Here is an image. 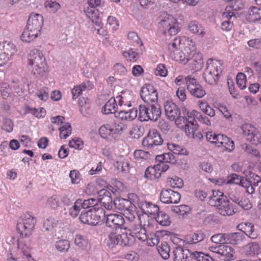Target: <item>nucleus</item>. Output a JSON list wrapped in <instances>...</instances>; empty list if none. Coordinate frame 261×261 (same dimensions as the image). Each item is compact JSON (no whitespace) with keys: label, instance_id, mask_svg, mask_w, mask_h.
Segmentation results:
<instances>
[{"label":"nucleus","instance_id":"obj_1","mask_svg":"<svg viewBox=\"0 0 261 261\" xmlns=\"http://www.w3.org/2000/svg\"><path fill=\"white\" fill-rule=\"evenodd\" d=\"M159 23L160 30L166 40L170 39L172 36L176 35L180 30L177 19L166 13L161 14Z\"/></svg>","mask_w":261,"mask_h":261},{"label":"nucleus","instance_id":"obj_2","mask_svg":"<svg viewBox=\"0 0 261 261\" xmlns=\"http://www.w3.org/2000/svg\"><path fill=\"white\" fill-rule=\"evenodd\" d=\"M30 69L35 75H42L46 70L45 58L41 51L33 49L28 56Z\"/></svg>","mask_w":261,"mask_h":261},{"label":"nucleus","instance_id":"obj_3","mask_svg":"<svg viewBox=\"0 0 261 261\" xmlns=\"http://www.w3.org/2000/svg\"><path fill=\"white\" fill-rule=\"evenodd\" d=\"M206 64L203 77L207 84L211 85H216L222 71V62L220 60L210 59Z\"/></svg>","mask_w":261,"mask_h":261},{"label":"nucleus","instance_id":"obj_4","mask_svg":"<svg viewBox=\"0 0 261 261\" xmlns=\"http://www.w3.org/2000/svg\"><path fill=\"white\" fill-rule=\"evenodd\" d=\"M106 217V212L102 207H92L88 211H83L80 216V221L85 224L96 225L102 222Z\"/></svg>","mask_w":261,"mask_h":261},{"label":"nucleus","instance_id":"obj_5","mask_svg":"<svg viewBox=\"0 0 261 261\" xmlns=\"http://www.w3.org/2000/svg\"><path fill=\"white\" fill-rule=\"evenodd\" d=\"M36 220L29 213L24 214L19 220L17 229L22 238L30 236L33 231Z\"/></svg>","mask_w":261,"mask_h":261},{"label":"nucleus","instance_id":"obj_6","mask_svg":"<svg viewBox=\"0 0 261 261\" xmlns=\"http://www.w3.org/2000/svg\"><path fill=\"white\" fill-rule=\"evenodd\" d=\"M181 45H184L183 49H188L189 53L193 55L195 63H193V69L198 70L201 68L203 65L202 56L196 50L195 43L190 38L181 37Z\"/></svg>","mask_w":261,"mask_h":261},{"label":"nucleus","instance_id":"obj_7","mask_svg":"<svg viewBox=\"0 0 261 261\" xmlns=\"http://www.w3.org/2000/svg\"><path fill=\"white\" fill-rule=\"evenodd\" d=\"M138 118L141 121H146L149 120L155 121L160 117L161 112L159 106L152 105L148 107L140 105Z\"/></svg>","mask_w":261,"mask_h":261},{"label":"nucleus","instance_id":"obj_8","mask_svg":"<svg viewBox=\"0 0 261 261\" xmlns=\"http://www.w3.org/2000/svg\"><path fill=\"white\" fill-rule=\"evenodd\" d=\"M241 128L246 139L251 144L256 145L261 143V134L254 126L249 123H245L242 125Z\"/></svg>","mask_w":261,"mask_h":261},{"label":"nucleus","instance_id":"obj_9","mask_svg":"<svg viewBox=\"0 0 261 261\" xmlns=\"http://www.w3.org/2000/svg\"><path fill=\"white\" fill-rule=\"evenodd\" d=\"M187 89L194 97L200 98L203 97L206 92L203 88L197 82V81L191 76H187L185 78Z\"/></svg>","mask_w":261,"mask_h":261},{"label":"nucleus","instance_id":"obj_10","mask_svg":"<svg viewBox=\"0 0 261 261\" xmlns=\"http://www.w3.org/2000/svg\"><path fill=\"white\" fill-rule=\"evenodd\" d=\"M163 140L155 129L150 130L147 137L143 139L142 144L144 147L150 149L162 144Z\"/></svg>","mask_w":261,"mask_h":261},{"label":"nucleus","instance_id":"obj_11","mask_svg":"<svg viewBox=\"0 0 261 261\" xmlns=\"http://www.w3.org/2000/svg\"><path fill=\"white\" fill-rule=\"evenodd\" d=\"M106 223L107 226L110 227L121 228L126 229L128 228V225H126V223L123 215L121 214H106Z\"/></svg>","mask_w":261,"mask_h":261},{"label":"nucleus","instance_id":"obj_12","mask_svg":"<svg viewBox=\"0 0 261 261\" xmlns=\"http://www.w3.org/2000/svg\"><path fill=\"white\" fill-rule=\"evenodd\" d=\"M140 96L142 99L146 103L154 102L158 100L157 91L150 84H145L142 87Z\"/></svg>","mask_w":261,"mask_h":261},{"label":"nucleus","instance_id":"obj_13","mask_svg":"<svg viewBox=\"0 0 261 261\" xmlns=\"http://www.w3.org/2000/svg\"><path fill=\"white\" fill-rule=\"evenodd\" d=\"M156 161L160 162L156 164V167L159 168V170L161 173L166 172L169 168L167 163L174 164L176 162V159L174 155L171 152L164 153L161 155H158L155 157Z\"/></svg>","mask_w":261,"mask_h":261},{"label":"nucleus","instance_id":"obj_14","mask_svg":"<svg viewBox=\"0 0 261 261\" xmlns=\"http://www.w3.org/2000/svg\"><path fill=\"white\" fill-rule=\"evenodd\" d=\"M193 55L189 53L188 49H182L181 50L177 51L176 53L172 52L171 54V58L174 61L182 64H186L188 62L192 65V69H193L194 64L195 63L194 58L192 57Z\"/></svg>","mask_w":261,"mask_h":261},{"label":"nucleus","instance_id":"obj_15","mask_svg":"<svg viewBox=\"0 0 261 261\" xmlns=\"http://www.w3.org/2000/svg\"><path fill=\"white\" fill-rule=\"evenodd\" d=\"M180 199V194L171 189H163L160 193V200L164 203H177Z\"/></svg>","mask_w":261,"mask_h":261},{"label":"nucleus","instance_id":"obj_16","mask_svg":"<svg viewBox=\"0 0 261 261\" xmlns=\"http://www.w3.org/2000/svg\"><path fill=\"white\" fill-rule=\"evenodd\" d=\"M43 24V18L39 14L32 13L28 20L27 27L33 30V33L39 34Z\"/></svg>","mask_w":261,"mask_h":261},{"label":"nucleus","instance_id":"obj_17","mask_svg":"<svg viewBox=\"0 0 261 261\" xmlns=\"http://www.w3.org/2000/svg\"><path fill=\"white\" fill-rule=\"evenodd\" d=\"M118 105L121 107H130L135 102L134 95L132 91H124L116 97Z\"/></svg>","mask_w":261,"mask_h":261},{"label":"nucleus","instance_id":"obj_18","mask_svg":"<svg viewBox=\"0 0 261 261\" xmlns=\"http://www.w3.org/2000/svg\"><path fill=\"white\" fill-rule=\"evenodd\" d=\"M174 261H191L193 252L184 249L181 246L176 247L173 251Z\"/></svg>","mask_w":261,"mask_h":261},{"label":"nucleus","instance_id":"obj_19","mask_svg":"<svg viewBox=\"0 0 261 261\" xmlns=\"http://www.w3.org/2000/svg\"><path fill=\"white\" fill-rule=\"evenodd\" d=\"M188 30L190 34L201 38L205 37L207 36L206 32L204 28L196 20H191L188 24Z\"/></svg>","mask_w":261,"mask_h":261},{"label":"nucleus","instance_id":"obj_20","mask_svg":"<svg viewBox=\"0 0 261 261\" xmlns=\"http://www.w3.org/2000/svg\"><path fill=\"white\" fill-rule=\"evenodd\" d=\"M164 109L166 116L171 121L175 120L180 114L179 109L171 101L165 102Z\"/></svg>","mask_w":261,"mask_h":261},{"label":"nucleus","instance_id":"obj_21","mask_svg":"<svg viewBox=\"0 0 261 261\" xmlns=\"http://www.w3.org/2000/svg\"><path fill=\"white\" fill-rule=\"evenodd\" d=\"M238 228L243 232L244 235L252 239H256L257 236V232L254 228V225L249 222H245L240 224L238 226Z\"/></svg>","mask_w":261,"mask_h":261},{"label":"nucleus","instance_id":"obj_22","mask_svg":"<svg viewBox=\"0 0 261 261\" xmlns=\"http://www.w3.org/2000/svg\"><path fill=\"white\" fill-rule=\"evenodd\" d=\"M129 231L135 238H137L141 241H145L147 239L146 230L145 227L138 226L137 224H132L128 226Z\"/></svg>","mask_w":261,"mask_h":261},{"label":"nucleus","instance_id":"obj_23","mask_svg":"<svg viewBox=\"0 0 261 261\" xmlns=\"http://www.w3.org/2000/svg\"><path fill=\"white\" fill-rule=\"evenodd\" d=\"M218 207V213L224 216H231L237 211L233 205L229 202L227 198Z\"/></svg>","mask_w":261,"mask_h":261},{"label":"nucleus","instance_id":"obj_24","mask_svg":"<svg viewBox=\"0 0 261 261\" xmlns=\"http://www.w3.org/2000/svg\"><path fill=\"white\" fill-rule=\"evenodd\" d=\"M123 208H125V210L122 215L126 219L127 222H125V223H126V225H131V224L133 223L137 224V220H136V215L138 214L136 212V206L134 204L127 205L126 207L124 206Z\"/></svg>","mask_w":261,"mask_h":261},{"label":"nucleus","instance_id":"obj_25","mask_svg":"<svg viewBox=\"0 0 261 261\" xmlns=\"http://www.w3.org/2000/svg\"><path fill=\"white\" fill-rule=\"evenodd\" d=\"M205 236V234L201 231H197L187 235L184 239V245L196 244L203 240Z\"/></svg>","mask_w":261,"mask_h":261},{"label":"nucleus","instance_id":"obj_26","mask_svg":"<svg viewBox=\"0 0 261 261\" xmlns=\"http://www.w3.org/2000/svg\"><path fill=\"white\" fill-rule=\"evenodd\" d=\"M100 193L105 195V197L101 198L100 201L98 200L99 204L107 210H112L114 207V204H115V202L114 203L112 202V199L109 196V194H110V192L108 190L102 189L100 191Z\"/></svg>","mask_w":261,"mask_h":261},{"label":"nucleus","instance_id":"obj_27","mask_svg":"<svg viewBox=\"0 0 261 261\" xmlns=\"http://www.w3.org/2000/svg\"><path fill=\"white\" fill-rule=\"evenodd\" d=\"M212 193V195L209 198L208 203L213 206L218 207L223 202V201L226 199L227 197L224 195L223 192L218 190H214Z\"/></svg>","mask_w":261,"mask_h":261},{"label":"nucleus","instance_id":"obj_28","mask_svg":"<svg viewBox=\"0 0 261 261\" xmlns=\"http://www.w3.org/2000/svg\"><path fill=\"white\" fill-rule=\"evenodd\" d=\"M137 110L133 108L127 111L121 110L116 115V117L122 120L130 121L137 117Z\"/></svg>","mask_w":261,"mask_h":261},{"label":"nucleus","instance_id":"obj_29","mask_svg":"<svg viewBox=\"0 0 261 261\" xmlns=\"http://www.w3.org/2000/svg\"><path fill=\"white\" fill-rule=\"evenodd\" d=\"M225 191L230 199L234 202H237L238 199L241 198V192L240 188L233 185L226 184Z\"/></svg>","mask_w":261,"mask_h":261},{"label":"nucleus","instance_id":"obj_30","mask_svg":"<svg viewBox=\"0 0 261 261\" xmlns=\"http://www.w3.org/2000/svg\"><path fill=\"white\" fill-rule=\"evenodd\" d=\"M92 87L93 85L90 81H87L80 85L74 86L71 90L72 98L75 99L80 95L83 91L85 90H89L92 88Z\"/></svg>","mask_w":261,"mask_h":261},{"label":"nucleus","instance_id":"obj_31","mask_svg":"<svg viewBox=\"0 0 261 261\" xmlns=\"http://www.w3.org/2000/svg\"><path fill=\"white\" fill-rule=\"evenodd\" d=\"M234 252L233 248L225 244L222 245L219 255L223 257L225 261H230L233 258Z\"/></svg>","mask_w":261,"mask_h":261},{"label":"nucleus","instance_id":"obj_32","mask_svg":"<svg viewBox=\"0 0 261 261\" xmlns=\"http://www.w3.org/2000/svg\"><path fill=\"white\" fill-rule=\"evenodd\" d=\"M117 99L112 97L105 104L102 108V112L104 114L115 113L117 110Z\"/></svg>","mask_w":261,"mask_h":261},{"label":"nucleus","instance_id":"obj_33","mask_svg":"<svg viewBox=\"0 0 261 261\" xmlns=\"http://www.w3.org/2000/svg\"><path fill=\"white\" fill-rule=\"evenodd\" d=\"M142 213L146 214L149 216L150 215H156L159 211V207L156 205L152 204L148 202H145L141 206Z\"/></svg>","mask_w":261,"mask_h":261},{"label":"nucleus","instance_id":"obj_34","mask_svg":"<svg viewBox=\"0 0 261 261\" xmlns=\"http://www.w3.org/2000/svg\"><path fill=\"white\" fill-rule=\"evenodd\" d=\"M227 244L237 245L243 242L245 235L243 232H241L227 233Z\"/></svg>","mask_w":261,"mask_h":261},{"label":"nucleus","instance_id":"obj_35","mask_svg":"<svg viewBox=\"0 0 261 261\" xmlns=\"http://www.w3.org/2000/svg\"><path fill=\"white\" fill-rule=\"evenodd\" d=\"M119 235L116 232L112 231L110 233L105 239V242L106 245L111 249L119 245Z\"/></svg>","mask_w":261,"mask_h":261},{"label":"nucleus","instance_id":"obj_36","mask_svg":"<svg viewBox=\"0 0 261 261\" xmlns=\"http://www.w3.org/2000/svg\"><path fill=\"white\" fill-rule=\"evenodd\" d=\"M18 257L16 259L11 256L8 257V261H27L31 257L29 248L25 246L24 248L18 249Z\"/></svg>","mask_w":261,"mask_h":261},{"label":"nucleus","instance_id":"obj_37","mask_svg":"<svg viewBox=\"0 0 261 261\" xmlns=\"http://www.w3.org/2000/svg\"><path fill=\"white\" fill-rule=\"evenodd\" d=\"M1 50L8 57L9 61L11 57L16 52V48L14 44L5 42L3 44H1Z\"/></svg>","mask_w":261,"mask_h":261},{"label":"nucleus","instance_id":"obj_38","mask_svg":"<svg viewBox=\"0 0 261 261\" xmlns=\"http://www.w3.org/2000/svg\"><path fill=\"white\" fill-rule=\"evenodd\" d=\"M246 179V178L243 176L238 175L235 173H232L227 176L225 185L228 184L229 185H231V184H234L242 187L243 182H244V181Z\"/></svg>","mask_w":261,"mask_h":261},{"label":"nucleus","instance_id":"obj_39","mask_svg":"<svg viewBox=\"0 0 261 261\" xmlns=\"http://www.w3.org/2000/svg\"><path fill=\"white\" fill-rule=\"evenodd\" d=\"M33 32V30L26 26L20 36V39L24 42H30L33 41L38 35L37 33Z\"/></svg>","mask_w":261,"mask_h":261},{"label":"nucleus","instance_id":"obj_40","mask_svg":"<svg viewBox=\"0 0 261 261\" xmlns=\"http://www.w3.org/2000/svg\"><path fill=\"white\" fill-rule=\"evenodd\" d=\"M161 174L159 170V168L156 167V165L148 167L145 172V176L147 178L150 180H154L159 178Z\"/></svg>","mask_w":261,"mask_h":261},{"label":"nucleus","instance_id":"obj_41","mask_svg":"<svg viewBox=\"0 0 261 261\" xmlns=\"http://www.w3.org/2000/svg\"><path fill=\"white\" fill-rule=\"evenodd\" d=\"M119 235V245L126 246L131 245L134 242V237L130 233L122 232Z\"/></svg>","mask_w":261,"mask_h":261},{"label":"nucleus","instance_id":"obj_42","mask_svg":"<svg viewBox=\"0 0 261 261\" xmlns=\"http://www.w3.org/2000/svg\"><path fill=\"white\" fill-rule=\"evenodd\" d=\"M157 250L164 259L166 260L169 258L170 249L167 242H162L161 244L158 245Z\"/></svg>","mask_w":261,"mask_h":261},{"label":"nucleus","instance_id":"obj_43","mask_svg":"<svg viewBox=\"0 0 261 261\" xmlns=\"http://www.w3.org/2000/svg\"><path fill=\"white\" fill-rule=\"evenodd\" d=\"M168 149L173 153L177 155H187L188 151L186 148L175 143H168Z\"/></svg>","mask_w":261,"mask_h":261},{"label":"nucleus","instance_id":"obj_44","mask_svg":"<svg viewBox=\"0 0 261 261\" xmlns=\"http://www.w3.org/2000/svg\"><path fill=\"white\" fill-rule=\"evenodd\" d=\"M245 253L249 255H254L259 253L260 249L259 245L255 242L249 243L244 247Z\"/></svg>","mask_w":261,"mask_h":261},{"label":"nucleus","instance_id":"obj_45","mask_svg":"<svg viewBox=\"0 0 261 261\" xmlns=\"http://www.w3.org/2000/svg\"><path fill=\"white\" fill-rule=\"evenodd\" d=\"M112 137L115 138L118 135L122 134L126 129V125L123 123L119 122L111 124Z\"/></svg>","mask_w":261,"mask_h":261},{"label":"nucleus","instance_id":"obj_46","mask_svg":"<svg viewBox=\"0 0 261 261\" xmlns=\"http://www.w3.org/2000/svg\"><path fill=\"white\" fill-rule=\"evenodd\" d=\"M156 222L162 226H169L171 221L169 216L164 212H159L155 217Z\"/></svg>","mask_w":261,"mask_h":261},{"label":"nucleus","instance_id":"obj_47","mask_svg":"<svg viewBox=\"0 0 261 261\" xmlns=\"http://www.w3.org/2000/svg\"><path fill=\"white\" fill-rule=\"evenodd\" d=\"M60 137L61 139H65L68 137L71 134L72 128L71 125L68 123H64L62 126L59 128Z\"/></svg>","mask_w":261,"mask_h":261},{"label":"nucleus","instance_id":"obj_48","mask_svg":"<svg viewBox=\"0 0 261 261\" xmlns=\"http://www.w3.org/2000/svg\"><path fill=\"white\" fill-rule=\"evenodd\" d=\"M82 208L81 199H78L75 201L74 205L69 208V215L72 218L76 217L79 215Z\"/></svg>","mask_w":261,"mask_h":261},{"label":"nucleus","instance_id":"obj_49","mask_svg":"<svg viewBox=\"0 0 261 261\" xmlns=\"http://www.w3.org/2000/svg\"><path fill=\"white\" fill-rule=\"evenodd\" d=\"M60 196L55 195L47 199L46 205L53 209L57 208L60 204Z\"/></svg>","mask_w":261,"mask_h":261},{"label":"nucleus","instance_id":"obj_50","mask_svg":"<svg viewBox=\"0 0 261 261\" xmlns=\"http://www.w3.org/2000/svg\"><path fill=\"white\" fill-rule=\"evenodd\" d=\"M100 136L104 138H108L109 136L112 137L111 124H105L100 126L99 128Z\"/></svg>","mask_w":261,"mask_h":261},{"label":"nucleus","instance_id":"obj_51","mask_svg":"<svg viewBox=\"0 0 261 261\" xmlns=\"http://www.w3.org/2000/svg\"><path fill=\"white\" fill-rule=\"evenodd\" d=\"M55 247L60 252H67L70 247V243L66 240H61L55 243Z\"/></svg>","mask_w":261,"mask_h":261},{"label":"nucleus","instance_id":"obj_52","mask_svg":"<svg viewBox=\"0 0 261 261\" xmlns=\"http://www.w3.org/2000/svg\"><path fill=\"white\" fill-rule=\"evenodd\" d=\"M192 258L197 261H214L213 257L209 254H204L201 252L194 251L192 255Z\"/></svg>","mask_w":261,"mask_h":261},{"label":"nucleus","instance_id":"obj_53","mask_svg":"<svg viewBox=\"0 0 261 261\" xmlns=\"http://www.w3.org/2000/svg\"><path fill=\"white\" fill-rule=\"evenodd\" d=\"M180 46H181V37L175 38L168 45L170 56H171L172 52L176 53L177 51H179L178 48H181Z\"/></svg>","mask_w":261,"mask_h":261},{"label":"nucleus","instance_id":"obj_54","mask_svg":"<svg viewBox=\"0 0 261 261\" xmlns=\"http://www.w3.org/2000/svg\"><path fill=\"white\" fill-rule=\"evenodd\" d=\"M248 19L252 22L260 20L259 8L255 7L250 8L248 11Z\"/></svg>","mask_w":261,"mask_h":261},{"label":"nucleus","instance_id":"obj_55","mask_svg":"<svg viewBox=\"0 0 261 261\" xmlns=\"http://www.w3.org/2000/svg\"><path fill=\"white\" fill-rule=\"evenodd\" d=\"M227 233H217L211 237V241L220 245H225L227 244Z\"/></svg>","mask_w":261,"mask_h":261},{"label":"nucleus","instance_id":"obj_56","mask_svg":"<svg viewBox=\"0 0 261 261\" xmlns=\"http://www.w3.org/2000/svg\"><path fill=\"white\" fill-rule=\"evenodd\" d=\"M44 5L48 11L54 13H56L61 8L59 3L52 0H47L45 2Z\"/></svg>","mask_w":261,"mask_h":261},{"label":"nucleus","instance_id":"obj_57","mask_svg":"<svg viewBox=\"0 0 261 261\" xmlns=\"http://www.w3.org/2000/svg\"><path fill=\"white\" fill-rule=\"evenodd\" d=\"M137 225L141 227H145L149 225V216L145 213L137 215Z\"/></svg>","mask_w":261,"mask_h":261},{"label":"nucleus","instance_id":"obj_58","mask_svg":"<svg viewBox=\"0 0 261 261\" xmlns=\"http://www.w3.org/2000/svg\"><path fill=\"white\" fill-rule=\"evenodd\" d=\"M221 146H223L225 149L228 152H231L234 148L233 142L225 135L223 137V141L221 142Z\"/></svg>","mask_w":261,"mask_h":261},{"label":"nucleus","instance_id":"obj_59","mask_svg":"<svg viewBox=\"0 0 261 261\" xmlns=\"http://www.w3.org/2000/svg\"><path fill=\"white\" fill-rule=\"evenodd\" d=\"M75 245L79 248L85 249L88 245L87 240L80 234H77L74 238Z\"/></svg>","mask_w":261,"mask_h":261},{"label":"nucleus","instance_id":"obj_60","mask_svg":"<svg viewBox=\"0 0 261 261\" xmlns=\"http://www.w3.org/2000/svg\"><path fill=\"white\" fill-rule=\"evenodd\" d=\"M81 203L83 208H87L89 207H98V200L95 198H89L83 200L81 199Z\"/></svg>","mask_w":261,"mask_h":261},{"label":"nucleus","instance_id":"obj_61","mask_svg":"<svg viewBox=\"0 0 261 261\" xmlns=\"http://www.w3.org/2000/svg\"><path fill=\"white\" fill-rule=\"evenodd\" d=\"M168 182L171 187L174 188H181L184 186L182 179L176 176L169 178Z\"/></svg>","mask_w":261,"mask_h":261},{"label":"nucleus","instance_id":"obj_62","mask_svg":"<svg viewBox=\"0 0 261 261\" xmlns=\"http://www.w3.org/2000/svg\"><path fill=\"white\" fill-rule=\"evenodd\" d=\"M234 203L245 210H248L252 207L251 203L249 199L246 197H241L237 202Z\"/></svg>","mask_w":261,"mask_h":261},{"label":"nucleus","instance_id":"obj_63","mask_svg":"<svg viewBox=\"0 0 261 261\" xmlns=\"http://www.w3.org/2000/svg\"><path fill=\"white\" fill-rule=\"evenodd\" d=\"M57 225V221L54 218L46 219L43 222V228L45 231L51 230Z\"/></svg>","mask_w":261,"mask_h":261},{"label":"nucleus","instance_id":"obj_64","mask_svg":"<svg viewBox=\"0 0 261 261\" xmlns=\"http://www.w3.org/2000/svg\"><path fill=\"white\" fill-rule=\"evenodd\" d=\"M144 134L143 128L141 126L135 125L130 130V134L132 137L138 138L141 137Z\"/></svg>","mask_w":261,"mask_h":261}]
</instances>
